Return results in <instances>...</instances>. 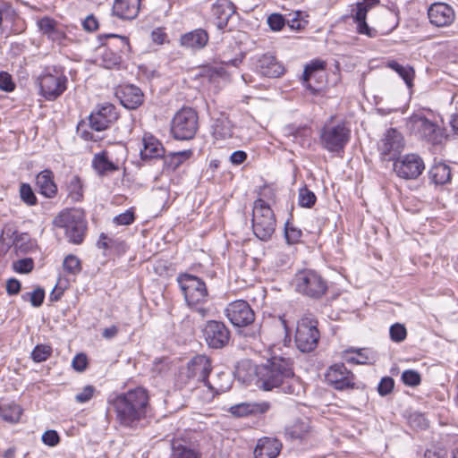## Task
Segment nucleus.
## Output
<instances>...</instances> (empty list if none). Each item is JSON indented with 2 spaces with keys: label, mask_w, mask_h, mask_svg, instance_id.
<instances>
[{
  "label": "nucleus",
  "mask_w": 458,
  "mask_h": 458,
  "mask_svg": "<svg viewBox=\"0 0 458 458\" xmlns=\"http://www.w3.org/2000/svg\"><path fill=\"white\" fill-rule=\"evenodd\" d=\"M149 396L143 387H136L126 393L108 399V404L114 411L116 420L120 425L135 428L146 418Z\"/></svg>",
  "instance_id": "nucleus-1"
},
{
  "label": "nucleus",
  "mask_w": 458,
  "mask_h": 458,
  "mask_svg": "<svg viewBox=\"0 0 458 458\" xmlns=\"http://www.w3.org/2000/svg\"><path fill=\"white\" fill-rule=\"evenodd\" d=\"M167 38L166 33L161 28H157L151 32V38L153 42L162 45L165 43Z\"/></svg>",
  "instance_id": "nucleus-64"
},
{
  "label": "nucleus",
  "mask_w": 458,
  "mask_h": 458,
  "mask_svg": "<svg viewBox=\"0 0 458 458\" xmlns=\"http://www.w3.org/2000/svg\"><path fill=\"white\" fill-rule=\"evenodd\" d=\"M140 0H114L113 13L124 20H132L138 16Z\"/></svg>",
  "instance_id": "nucleus-26"
},
{
  "label": "nucleus",
  "mask_w": 458,
  "mask_h": 458,
  "mask_svg": "<svg viewBox=\"0 0 458 458\" xmlns=\"http://www.w3.org/2000/svg\"><path fill=\"white\" fill-rule=\"evenodd\" d=\"M225 311L227 318L234 327H247L255 320L253 310L243 300H237L229 303Z\"/></svg>",
  "instance_id": "nucleus-14"
},
{
  "label": "nucleus",
  "mask_w": 458,
  "mask_h": 458,
  "mask_svg": "<svg viewBox=\"0 0 458 458\" xmlns=\"http://www.w3.org/2000/svg\"><path fill=\"white\" fill-rule=\"evenodd\" d=\"M14 271L21 274H26L33 269L34 263L30 258L21 259L17 260L13 265Z\"/></svg>",
  "instance_id": "nucleus-54"
},
{
  "label": "nucleus",
  "mask_w": 458,
  "mask_h": 458,
  "mask_svg": "<svg viewBox=\"0 0 458 458\" xmlns=\"http://www.w3.org/2000/svg\"><path fill=\"white\" fill-rule=\"evenodd\" d=\"M208 41V35L206 30L198 29L185 33L181 38V45L192 49L203 48Z\"/></svg>",
  "instance_id": "nucleus-31"
},
{
  "label": "nucleus",
  "mask_w": 458,
  "mask_h": 458,
  "mask_svg": "<svg viewBox=\"0 0 458 458\" xmlns=\"http://www.w3.org/2000/svg\"><path fill=\"white\" fill-rule=\"evenodd\" d=\"M326 380L336 390L354 388V376L344 363L334 364L327 369Z\"/></svg>",
  "instance_id": "nucleus-15"
},
{
  "label": "nucleus",
  "mask_w": 458,
  "mask_h": 458,
  "mask_svg": "<svg viewBox=\"0 0 458 458\" xmlns=\"http://www.w3.org/2000/svg\"><path fill=\"white\" fill-rule=\"evenodd\" d=\"M102 65L106 69H113L122 62V55L111 47H106L101 54Z\"/></svg>",
  "instance_id": "nucleus-42"
},
{
  "label": "nucleus",
  "mask_w": 458,
  "mask_h": 458,
  "mask_svg": "<svg viewBox=\"0 0 458 458\" xmlns=\"http://www.w3.org/2000/svg\"><path fill=\"white\" fill-rule=\"evenodd\" d=\"M117 118L115 106L110 103H105L98 106L96 110L91 112L89 120L93 130L101 131L107 129Z\"/></svg>",
  "instance_id": "nucleus-17"
},
{
  "label": "nucleus",
  "mask_w": 458,
  "mask_h": 458,
  "mask_svg": "<svg viewBox=\"0 0 458 458\" xmlns=\"http://www.w3.org/2000/svg\"><path fill=\"white\" fill-rule=\"evenodd\" d=\"M429 21L437 27H445L452 24L455 15L453 8L445 3H434L428 11Z\"/></svg>",
  "instance_id": "nucleus-20"
},
{
  "label": "nucleus",
  "mask_w": 458,
  "mask_h": 458,
  "mask_svg": "<svg viewBox=\"0 0 458 458\" xmlns=\"http://www.w3.org/2000/svg\"><path fill=\"white\" fill-rule=\"evenodd\" d=\"M197 112L191 107H182L174 115L171 132L174 139L189 140L194 138L199 128Z\"/></svg>",
  "instance_id": "nucleus-8"
},
{
  "label": "nucleus",
  "mask_w": 458,
  "mask_h": 458,
  "mask_svg": "<svg viewBox=\"0 0 458 458\" xmlns=\"http://www.w3.org/2000/svg\"><path fill=\"white\" fill-rule=\"evenodd\" d=\"M387 67L397 72L409 88L412 86V81L414 78V70L412 67L409 65H401L394 60L389 61L387 63Z\"/></svg>",
  "instance_id": "nucleus-39"
},
{
  "label": "nucleus",
  "mask_w": 458,
  "mask_h": 458,
  "mask_svg": "<svg viewBox=\"0 0 458 458\" xmlns=\"http://www.w3.org/2000/svg\"><path fill=\"white\" fill-rule=\"evenodd\" d=\"M211 370L210 359L206 355H196L179 370L176 383L180 387L192 388L196 386L197 389H199L200 386L198 384H202V386L205 387Z\"/></svg>",
  "instance_id": "nucleus-3"
},
{
  "label": "nucleus",
  "mask_w": 458,
  "mask_h": 458,
  "mask_svg": "<svg viewBox=\"0 0 458 458\" xmlns=\"http://www.w3.org/2000/svg\"><path fill=\"white\" fill-rule=\"evenodd\" d=\"M394 386V381L390 377H383L377 386L378 394L381 396L387 395L392 392Z\"/></svg>",
  "instance_id": "nucleus-55"
},
{
  "label": "nucleus",
  "mask_w": 458,
  "mask_h": 458,
  "mask_svg": "<svg viewBox=\"0 0 458 458\" xmlns=\"http://www.w3.org/2000/svg\"><path fill=\"white\" fill-rule=\"evenodd\" d=\"M143 148L140 149V157L143 160L161 158L165 155L162 143L153 135L145 134L142 139Z\"/></svg>",
  "instance_id": "nucleus-25"
},
{
  "label": "nucleus",
  "mask_w": 458,
  "mask_h": 458,
  "mask_svg": "<svg viewBox=\"0 0 458 458\" xmlns=\"http://www.w3.org/2000/svg\"><path fill=\"white\" fill-rule=\"evenodd\" d=\"M92 165L96 171L101 175L118 170V165L108 159L106 151L96 154Z\"/></svg>",
  "instance_id": "nucleus-36"
},
{
  "label": "nucleus",
  "mask_w": 458,
  "mask_h": 458,
  "mask_svg": "<svg viewBox=\"0 0 458 458\" xmlns=\"http://www.w3.org/2000/svg\"><path fill=\"white\" fill-rule=\"evenodd\" d=\"M430 180L437 185H443L451 181L452 174L450 167L444 164L438 163L434 165L429 172Z\"/></svg>",
  "instance_id": "nucleus-34"
},
{
  "label": "nucleus",
  "mask_w": 458,
  "mask_h": 458,
  "mask_svg": "<svg viewBox=\"0 0 458 458\" xmlns=\"http://www.w3.org/2000/svg\"><path fill=\"white\" fill-rule=\"evenodd\" d=\"M52 353V348L46 344H38L31 352V358L36 362L45 361Z\"/></svg>",
  "instance_id": "nucleus-49"
},
{
  "label": "nucleus",
  "mask_w": 458,
  "mask_h": 458,
  "mask_svg": "<svg viewBox=\"0 0 458 458\" xmlns=\"http://www.w3.org/2000/svg\"><path fill=\"white\" fill-rule=\"evenodd\" d=\"M143 102L141 90L133 85H126L122 89L121 103L128 109H135Z\"/></svg>",
  "instance_id": "nucleus-32"
},
{
  "label": "nucleus",
  "mask_w": 458,
  "mask_h": 458,
  "mask_svg": "<svg viewBox=\"0 0 458 458\" xmlns=\"http://www.w3.org/2000/svg\"><path fill=\"white\" fill-rule=\"evenodd\" d=\"M63 267L66 274L76 276L81 271V260L75 255L70 254L64 258Z\"/></svg>",
  "instance_id": "nucleus-46"
},
{
  "label": "nucleus",
  "mask_w": 458,
  "mask_h": 458,
  "mask_svg": "<svg viewBox=\"0 0 458 458\" xmlns=\"http://www.w3.org/2000/svg\"><path fill=\"white\" fill-rule=\"evenodd\" d=\"M296 291L311 299H320L327 291V281L310 269L299 271L294 276Z\"/></svg>",
  "instance_id": "nucleus-9"
},
{
  "label": "nucleus",
  "mask_w": 458,
  "mask_h": 458,
  "mask_svg": "<svg viewBox=\"0 0 458 458\" xmlns=\"http://www.w3.org/2000/svg\"><path fill=\"white\" fill-rule=\"evenodd\" d=\"M351 137V130L344 123L326 125L320 133V142L324 148L330 152L343 150Z\"/></svg>",
  "instance_id": "nucleus-11"
},
{
  "label": "nucleus",
  "mask_w": 458,
  "mask_h": 458,
  "mask_svg": "<svg viewBox=\"0 0 458 458\" xmlns=\"http://www.w3.org/2000/svg\"><path fill=\"white\" fill-rule=\"evenodd\" d=\"M19 192L21 199L28 206H35L38 203V199L29 183H21Z\"/></svg>",
  "instance_id": "nucleus-47"
},
{
  "label": "nucleus",
  "mask_w": 458,
  "mask_h": 458,
  "mask_svg": "<svg viewBox=\"0 0 458 458\" xmlns=\"http://www.w3.org/2000/svg\"><path fill=\"white\" fill-rule=\"evenodd\" d=\"M325 67L326 63L321 60L312 61L305 66L302 75V83L303 86L314 95L319 91V89L314 86L310 81L312 79L316 80L318 76L320 77L319 73L324 72Z\"/></svg>",
  "instance_id": "nucleus-27"
},
{
  "label": "nucleus",
  "mask_w": 458,
  "mask_h": 458,
  "mask_svg": "<svg viewBox=\"0 0 458 458\" xmlns=\"http://www.w3.org/2000/svg\"><path fill=\"white\" fill-rule=\"evenodd\" d=\"M233 379L227 372H219L212 379L206 382V393L201 397L203 403L211 402L216 394H219L228 391L232 387Z\"/></svg>",
  "instance_id": "nucleus-19"
},
{
  "label": "nucleus",
  "mask_w": 458,
  "mask_h": 458,
  "mask_svg": "<svg viewBox=\"0 0 458 458\" xmlns=\"http://www.w3.org/2000/svg\"><path fill=\"white\" fill-rule=\"evenodd\" d=\"M176 281L187 305L196 308L201 317H206L208 310L199 307L208 301V293L205 282L201 278L187 273L179 274Z\"/></svg>",
  "instance_id": "nucleus-4"
},
{
  "label": "nucleus",
  "mask_w": 458,
  "mask_h": 458,
  "mask_svg": "<svg viewBox=\"0 0 458 458\" xmlns=\"http://www.w3.org/2000/svg\"><path fill=\"white\" fill-rule=\"evenodd\" d=\"M309 23V21L302 17V13L297 11L294 13L293 17L287 21V24L292 30H301Z\"/></svg>",
  "instance_id": "nucleus-51"
},
{
  "label": "nucleus",
  "mask_w": 458,
  "mask_h": 458,
  "mask_svg": "<svg viewBox=\"0 0 458 458\" xmlns=\"http://www.w3.org/2000/svg\"><path fill=\"white\" fill-rule=\"evenodd\" d=\"M38 84L47 100H55L65 91L67 78L60 71L47 70L38 78Z\"/></svg>",
  "instance_id": "nucleus-12"
},
{
  "label": "nucleus",
  "mask_w": 458,
  "mask_h": 458,
  "mask_svg": "<svg viewBox=\"0 0 458 458\" xmlns=\"http://www.w3.org/2000/svg\"><path fill=\"white\" fill-rule=\"evenodd\" d=\"M39 31L47 36L48 39L56 42L59 45L64 44L66 39L63 26L55 20L48 16L39 19L37 22Z\"/></svg>",
  "instance_id": "nucleus-21"
},
{
  "label": "nucleus",
  "mask_w": 458,
  "mask_h": 458,
  "mask_svg": "<svg viewBox=\"0 0 458 458\" xmlns=\"http://www.w3.org/2000/svg\"><path fill=\"white\" fill-rule=\"evenodd\" d=\"M0 89L6 92H11L14 89V83L7 72H0Z\"/></svg>",
  "instance_id": "nucleus-60"
},
{
  "label": "nucleus",
  "mask_w": 458,
  "mask_h": 458,
  "mask_svg": "<svg viewBox=\"0 0 458 458\" xmlns=\"http://www.w3.org/2000/svg\"><path fill=\"white\" fill-rule=\"evenodd\" d=\"M21 415V407L14 403H7L0 405V416L9 422H16Z\"/></svg>",
  "instance_id": "nucleus-40"
},
{
  "label": "nucleus",
  "mask_w": 458,
  "mask_h": 458,
  "mask_svg": "<svg viewBox=\"0 0 458 458\" xmlns=\"http://www.w3.org/2000/svg\"><path fill=\"white\" fill-rule=\"evenodd\" d=\"M21 291V283L15 278H10L6 282V292L9 295H15Z\"/></svg>",
  "instance_id": "nucleus-63"
},
{
  "label": "nucleus",
  "mask_w": 458,
  "mask_h": 458,
  "mask_svg": "<svg viewBox=\"0 0 458 458\" xmlns=\"http://www.w3.org/2000/svg\"><path fill=\"white\" fill-rule=\"evenodd\" d=\"M424 169L423 159L416 154H407L394 161V171L400 178L405 180L417 179Z\"/></svg>",
  "instance_id": "nucleus-13"
},
{
  "label": "nucleus",
  "mask_w": 458,
  "mask_h": 458,
  "mask_svg": "<svg viewBox=\"0 0 458 458\" xmlns=\"http://www.w3.org/2000/svg\"><path fill=\"white\" fill-rule=\"evenodd\" d=\"M317 201V197L313 191L309 190L307 186H303L299 190L298 204L302 208H310Z\"/></svg>",
  "instance_id": "nucleus-45"
},
{
  "label": "nucleus",
  "mask_w": 458,
  "mask_h": 458,
  "mask_svg": "<svg viewBox=\"0 0 458 458\" xmlns=\"http://www.w3.org/2000/svg\"><path fill=\"white\" fill-rule=\"evenodd\" d=\"M252 231L254 235L263 242L271 239L276 230V217L273 210L265 200L258 199L252 209Z\"/></svg>",
  "instance_id": "nucleus-6"
},
{
  "label": "nucleus",
  "mask_w": 458,
  "mask_h": 458,
  "mask_svg": "<svg viewBox=\"0 0 458 458\" xmlns=\"http://www.w3.org/2000/svg\"><path fill=\"white\" fill-rule=\"evenodd\" d=\"M302 235L301 230L292 223L286 222L284 227V237L288 244H295L300 242Z\"/></svg>",
  "instance_id": "nucleus-48"
},
{
  "label": "nucleus",
  "mask_w": 458,
  "mask_h": 458,
  "mask_svg": "<svg viewBox=\"0 0 458 458\" xmlns=\"http://www.w3.org/2000/svg\"><path fill=\"white\" fill-rule=\"evenodd\" d=\"M103 37L111 41L107 42L106 47L114 49V52L123 55H127L131 51V46L129 38L124 36H119L117 34H105Z\"/></svg>",
  "instance_id": "nucleus-35"
},
{
  "label": "nucleus",
  "mask_w": 458,
  "mask_h": 458,
  "mask_svg": "<svg viewBox=\"0 0 458 458\" xmlns=\"http://www.w3.org/2000/svg\"><path fill=\"white\" fill-rule=\"evenodd\" d=\"M211 128L216 140H225L233 137V125L229 116L224 113L214 118Z\"/></svg>",
  "instance_id": "nucleus-28"
},
{
  "label": "nucleus",
  "mask_w": 458,
  "mask_h": 458,
  "mask_svg": "<svg viewBox=\"0 0 458 458\" xmlns=\"http://www.w3.org/2000/svg\"><path fill=\"white\" fill-rule=\"evenodd\" d=\"M257 375L260 387L266 391L280 388L283 393L295 394L300 390L299 379L287 359L272 358L258 369Z\"/></svg>",
  "instance_id": "nucleus-2"
},
{
  "label": "nucleus",
  "mask_w": 458,
  "mask_h": 458,
  "mask_svg": "<svg viewBox=\"0 0 458 458\" xmlns=\"http://www.w3.org/2000/svg\"><path fill=\"white\" fill-rule=\"evenodd\" d=\"M94 392L95 388L92 386H87L75 395V400L80 403H87L93 397Z\"/></svg>",
  "instance_id": "nucleus-58"
},
{
  "label": "nucleus",
  "mask_w": 458,
  "mask_h": 458,
  "mask_svg": "<svg viewBox=\"0 0 458 458\" xmlns=\"http://www.w3.org/2000/svg\"><path fill=\"white\" fill-rule=\"evenodd\" d=\"M270 409L267 402L241 403L229 408V412L234 417H245L249 415L262 414Z\"/></svg>",
  "instance_id": "nucleus-24"
},
{
  "label": "nucleus",
  "mask_w": 458,
  "mask_h": 458,
  "mask_svg": "<svg viewBox=\"0 0 458 458\" xmlns=\"http://www.w3.org/2000/svg\"><path fill=\"white\" fill-rule=\"evenodd\" d=\"M256 69L259 74L268 78H278L285 72L284 65L269 54H264L257 60Z\"/></svg>",
  "instance_id": "nucleus-22"
},
{
  "label": "nucleus",
  "mask_w": 458,
  "mask_h": 458,
  "mask_svg": "<svg viewBox=\"0 0 458 458\" xmlns=\"http://www.w3.org/2000/svg\"><path fill=\"white\" fill-rule=\"evenodd\" d=\"M192 152L191 150H183L178 152H171L168 155H164V165L170 170H175L186 159L190 158Z\"/></svg>",
  "instance_id": "nucleus-38"
},
{
  "label": "nucleus",
  "mask_w": 458,
  "mask_h": 458,
  "mask_svg": "<svg viewBox=\"0 0 458 458\" xmlns=\"http://www.w3.org/2000/svg\"><path fill=\"white\" fill-rule=\"evenodd\" d=\"M170 458H201L199 453L191 449L180 442L172 443V453Z\"/></svg>",
  "instance_id": "nucleus-41"
},
{
  "label": "nucleus",
  "mask_w": 458,
  "mask_h": 458,
  "mask_svg": "<svg viewBox=\"0 0 458 458\" xmlns=\"http://www.w3.org/2000/svg\"><path fill=\"white\" fill-rule=\"evenodd\" d=\"M267 24L274 31H279L285 26L284 17L277 13H274L267 17Z\"/></svg>",
  "instance_id": "nucleus-52"
},
{
  "label": "nucleus",
  "mask_w": 458,
  "mask_h": 458,
  "mask_svg": "<svg viewBox=\"0 0 458 458\" xmlns=\"http://www.w3.org/2000/svg\"><path fill=\"white\" fill-rule=\"evenodd\" d=\"M368 10L364 5L360 3L356 4V10L352 14L356 30L359 34L365 35L369 38H376L378 36V31L373 27H369L366 21Z\"/></svg>",
  "instance_id": "nucleus-29"
},
{
  "label": "nucleus",
  "mask_w": 458,
  "mask_h": 458,
  "mask_svg": "<svg viewBox=\"0 0 458 458\" xmlns=\"http://www.w3.org/2000/svg\"><path fill=\"white\" fill-rule=\"evenodd\" d=\"M204 337L209 347L219 349L228 344L230 331L223 322L210 320L204 328Z\"/></svg>",
  "instance_id": "nucleus-16"
},
{
  "label": "nucleus",
  "mask_w": 458,
  "mask_h": 458,
  "mask_svg": "<svg viewBox=\"0 0 458 458\" xmlns=\"http://www.w3.org/2000/svg\"><path fill=\"white\" fill-rule=\"evenodd\" d=\"M389 334L393 342L401 343L405 340L407 336V330L403 324L395 323L391 326Z\"/></svg>",
  "instance_id": "nucleus-50"
},
{
  "label": "nucleus",
  "mask_w": 458,
  "mask_h": 458,
  "mask_svg": "<svg viewBox=\"0 0 458 458\" xmlns=\"http://www.w3.org/2000/svg\"><path fill=\"white\" fill-rule=\"evenodd\" d=\"M97 246L99 249L105 250H117L123 248L124 242L119 239L109 237L105 233H101L97 242Z\"/></svg>",
  "instance_id": "nucleus-44"
},
{
  "label": "nucleus",
  "mask_w": 458,
  "mask_h": 458,
  "mask_svg": "<svg viewBox=\"0 0 458 458\" xmlns=\"http://www.w3.org/2000/svg\"><path fill=\"white\" fill-rule=\"evenodd\" d=\"M68 196L73 201H80L83 197L82 183L79 176L73 175L67 183Z\"/></svg>",
  "instance_id": "nucleus-43"
},
{
  "label": "nucleus",
  "mask_w": 458,
  "mask_h": 458,
  "mask_svg": "<svg viewBox=\"0 0 458 458\" xmlns=\"http://www.w3.org/2000/svg\"><path fill=\"white\" fill-rule=\"evenodd\" d=\"M281 445L274 438L263 437L258 441L254 449L255 458H276L280 452Z\"/></svg>",
  "instance_id": "nucleus-30"
},
{
  "label": "nucleus",
  "mask_w": 458,
  "mask_h": 458,
  "mask_svg": "<svg viewBox=\"0 0 458 458\" xmlns=\"http://www.w3.org/2000/svg\"><path fill=\"white\" fill-rule=\"evenodd\" d=\"M42 441L47 445L55 446L59 443L60 437L55 430H47L42 435Z\"/></svg>",
  "instance_id": "nucleus-59"
},
{
  "label": "nucleus",
  "mask_w": 458,
  "mask_h": 458,
  "mask_svg": "<svg viewBox=\"0 0 458 458\" xmlns=\"http://www.w3.org/2000/svg\"><path fill=\"white\" fill-rule=\"evenodd\" d=\"M403 146V135L397 130L390 128L378 143V150L382 156L392 159L402 151Z\"/></svg>",
  "instance_id": "nucleus-18"
},
{
  "label": "nucleus",
  "mask_w": 458,
  "mask_h": 458,
  "mask_svg": "<svg viewBox=\"0 0 458 458\" xmlns=\"http://www.w3.org/2000/svg\"><path fill=\"white\" fill-rule=\"evenodd\" d=\"M56 227L64 228L69 242L80 244L83 241L86 223L82 215L78 211H63L53 221Z\"/></svg>",
  "instance_id": "nucleus-10"
},
{
  "label": "nucleus",
  "mask_w": 458,
  "mask_h": 458,
  "mask_svg": "<svg viewBox=\"0 0 458 458\" xmlns=\"http://www.w3.org/2000/svg\"><path fill=\"white\" fill-rule=\"evenodd\" d=\"M402 380L404 385L409 386H416L420 383V375L411 369L404 370L402 374Z\"/></svg>",
  "instance_id": "nucleus-53"
},
{
  "label": "nucleus",
  "mask_w": 458,
  "mask_h": 458,
  "mask_svg": "<svg viewBox=\"0 0 458 458\" xmlns=\"http://www.w3.org/2000/svg\"><path fill=\"white\" fill-rule=\"evenodd\" d=\"M318 324L317 318L310 313L304 314L297 322L295 344L301 352H310L318 346L320 338Z\"/></svg>",
  "instance_id": "nucleus-7"
},
{
  "label": "nucleus",
  "mask_w": 458,
  "mask_h": 458,
  "mask_svg": "<svg viewBox=\"0 0 458 458\" xmlns=\"http://www.w3.org/2000/svg\"><path fill=\"white\" fill-rule=\"evenodd\" d=\"M406 128L416 138L433 145L441 144L445 139L444 130L437 122L420 113L407 118Z\"/></svg>",
  "instance_id": "nucleus-5"
},
{
  "label": "nucleus",
  "mask_w": 458,
  "mask_h": 458,
  "mask_svg": "<svg viewBox=\"0 0 458 458\" xmlns=\"http://www.w3.org/2000/svg\"><path fill=\"white\" fill-rule=\"evenodd\" d=\"M135 216L131 210H126L125 212L114 216V222L119 225H128L134 222Z\"/></svg>",
  "instance_id": "nucleus-56"
},
{
  "label": "nucleus",
  "mask_w": 458,
  "mask_h": 458,
  "mask_svg": "<svg viewBox=\"0 0 458 458\" xmlns=\"http://www.w3.org/2000/svg\"><path fill=\"white\" fill-rule=\"evenodd\" d=\"M26 295L30 296V301L33 307H39L44 301L45 292L41 288H37L32 293H26Z\"/></svg>",
  "instance_id": "nucleus-57"
},
{
  "label": "nucleus",
  "mask_w": 458,
  "mask_h": 458,
  "mask_svg": "<svg viewBox=\"0 0 458 458\" xmlns=\"http://www.w3.org/2000/svg\"><path fill=\"white\" fill-rule=\"evenodd\" d=\"M234 4L228 0H218L213 6V13L219 20L217 27L223 29L226 26L230 17L235 13Z\"/></svg>",
  "instance_id": "nucleus-33"
},
{
  "label": "nucleus",
  "mask_w": 458,
  "mask_h": 458,
  "mask_svg": "<svg viewBox=\"0 0 458 458\" xmlns=\"http://www.w3.org/2000/svg\"><path fill=\"white\" fill-rule=\"evenodd\" d=\"M87 364V357L83 353L77 354L72 360V367L79 372H82L86 369Z\"/></svg>",
  "instance_id": "nucleus-62"
},
{
  "label": "nucleus",
  "mask_w": 458,
  "mask_h": 458,
  "mask_svg": "<svg viewBox=\"0 0 458 458\" xmlns=\"http://www.w3.org/2000/svg\"><path fill=\"white\" fill-rule=\"evenodd\" d=\"M36 186L45 198L53 199L57 195L58 188L55 182L54 173L50 169H45L37 174Z\"/></svg>",
  "instance_id": "nucleus-23"
},
{
  "label": "nucleus",
  "mask_w": 458,
  "mask_h": 458,
  "mask_svg": "<svg viewBox=\"0 0 458 458\" xmlns=\"http://www.w3.org/2000/svg\"><path fill=\"white\" fill-rule=\"evenodd\" d=\"M82 27L86 31L93 32L98 30V21L93 14H89L83 20Z\"/></svg>",
  "instance_id": "nucleus-61"
},
{
  "label": "nucleus",
  "mask_w": 458,
  "mask_h": 458,
  "mask_svg": "<svg viewBox=\"0 0 458 458\" xmlns=\"http://www.w3.org/2000/svg\"><path fill=\"white\" fill-rule=\"evenodd\" d=\"M310 422L307 420H297L285 428V434L293 439H301L310 431Z\"/></svg>",
  "instance_id": "nucleus-37"
}]
</instances>
